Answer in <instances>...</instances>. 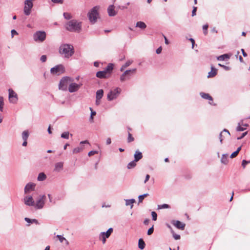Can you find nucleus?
Here are the masks:
<instances>
[{
  "mask_svg": "<svg viewBox=\"0 0 250 250\" xmlns=\"http://www.w3.org/2000/svg\"><path fill=\"white\" fill-rule=\"evenodd\" d=\"M59 53L63 57L69 59L74 54L73 46L69 44H62L60 46Z\"/></svg>",
  "mask_w": 250,
  "mask_h": 250,
  "instance_id": "obj_1",
  "label": "nucleus"
},
{
  "mask_svg": "<svg viewBox=\"0 0 250 250\" xmlns=\"http://www.w3.org/2000/svg\"><path fill=\"white\" fill-rule=\"evenodd\" d=\"M82 23L81 21L72 20L66 24L65 28L70 32H80L82 29Z\"/></svg>",
  "mask_w": 250,
  "mask_h": 250,
  "instance_id": "obj_2",
  "label": "nucleus"
},
{
  "mask_svg": "<svg viewBox=\"0 0 250 250\" xmlns=\"http://www.w3.org/2000/svg\"><path fill=\"white\" fill-rule=\"evenodd\" d=\"M99 6H95L88 11L87 17L89 21L91 23L94 24L96 22L97 19L99 18Z\"/></svg>",
  "mask_w": 250,
  "mask_h": 250,
  "instance_id": "obj_3",
  "label": "nucleus"
},
{
  "mask_svg": "<svg viewBox=\"0 0 250 250\" xmlns=\"http://www.w3.org/2000/svg\"><path fill=\"white\" fill-rule=\"evenodd\" d=\"M72 78L70 77H62L59 84V89L62 91H66L68 90V87L69 86Z\"/></svg>",
  "mask_w": 250,
  "mask_h": 250,
  "instance_id": "obj_4",
  "label": "nucleus"
},
{
  "mask_svg": "<svg viewBox=\"0 0 250 250\" xmlns=\"http://www.w3.org/2000/svg\"><path fill=\"white\" fill-rule=\"evenodd\" d=\"M121 92V88L117 87L111 90L107 94V99L108 101H112L116 99Z\"/></svg>",
  "mask_w": 250,
  "mask_h": 250,
  "instance_id": "obj_5",
  "label": "nucleus"
},
{
  "mask_svg": "<svg viewBox=\"0 0 250 250\" xmlns=\"http://www.w3.org/2000/svg\"><path fill=\"white\" fill-rule=\"evenodd\" d=\"M33 39L36 42H43L46 39V33L44 31H37L33 34Z\"/></svg>",
  "mask_w": 250,
  "mask_h": 250,
  "instance_id": "obj_6",
  "label": "nucleus"
},
{
  "mask_svg": "<svg viewBox=\"0 0 250 250\" xmlns=\"http://www.w3.org/2000/svg\"><path fill=\"white\" fill-rule=\"evenodd\" d=\"M45 199L46 196L44 195H40L39 198L37 200L36 202H35L34 207L35 208H42L45 204Z\"/></svg>",
  "mask_w": 250,
  "mask_h": 250,
  "instance_id": "obj_7",
  "label": "nucleus"
},
{
  "mask_svg": "<svg viewBox=\"0 0 250 250\" xmlns=\"http://www.w3.org/2000/svg\"><path fill=\"white\" fill-rule=\"evenodd\" d=\"M82 83H77L74 82V79L72 78L69 86L68 87V90L70 93H73L78 91L82 86Z\"/></svg>",
  "mask_w": 250,
  "mask_h": 250,
  "instance_id": "obj_8",
  "label": "nucleus"
},
{
  "mask_svg": "<svg viewBox=\"0 0 250 250\" xmlns=\"http://www.w3.org/2000/svg\"><path fill=\"white\" fill-rule=\"evenodd\" d=\"M33 6V3L30 0H26L24 1V6L23 8L24 14L28 16L31 14V9Z\"/></svg>",
  "mask_w": 250,
  "mask_h": 250,
  "instance_id": "obj_9",
  "label": "nucleus"
},
{
  "mask_svg": "<svg viewBox=\"0 0 250 250\" xmlns=\"http://www.w3.org/2000/svg\"><path fill=\"white\" fill-rule=\"evenodd\" d=\"M113 229L109 228L106 232H102L99 234V240H102L103 244H105L106 242V239L108 238L111 233L113 232Z\"/></svg>",
  "mask_w": 250,
  "mask_h": 250,
  "instance_id": "obj_10",
  "label": "nucleus"
},
{
  "mask_svg": "<svg viewBox=\"0 0 250 250\" xmlns=\"http://www.w3.org/2000/svg\"><path fill=\"white\" fill-rule=\"evenodd\" d=\"M247 126V124H244L241 125H239L237 126L236 129V133H235V136H236L237 139L238 140L242 139L247 135V132H243L241 136H239L238 133L241 131H244V130H245Z\"/></svg>",
  "mask_w": 250,
  "mask_h": 250,
  "instance_id": "obj_11",
  "label": "nucleus"
},
{
  "mask_svg": "<svg viewBox=\"0 0 250 250\" xmlns=\"http://www.w3.org/2000/svg\"><path fill=\"white\" fill-rule=\"evenodd\" d=\"M64 71V67L62 65L60 64L55 66L51 69V73L54 75H60L63 73Z\"/></svg>",
  "mask_w": 250,
  "mask_h": 250,
  "instance_id": "obj_12",
  "label": "nucleus"
},
{
  "mask_svg": "<svg viewBox=\"0 0 250 250\" xmlns=\"http://www.w3.org/2000/svg\"><path fill=\"white\" fill-rule=\"evenodd\" d=\"M23 202L25 205L28 206H34L35 205V201L31 195L24 196Z\"/></svg>",
  "mask_w": 250,
  "mask_h": 250,
  "instance_id": "obj_13",
  "label": "nucleus"
},
{
  "mask_svg": "<svg viewBox=\"0 0 250 250\" xmlns=\"http://www.w3.org/2000/svg\"><path fill=\"white\" fill-rule=\"evenodd\" d=\"M8 92L10 102L12 104H16L18 101L17 94L12 89H9Z\"/></svg>",
  "mask_w": 250,
  "mask_h": 250,
  "instance_id": "obj_14",
  "label": "nucleus"
},
{
  "mask_svg": "<svg viewBox=\"0 0 250 250\" xmlns=\"http://www.w3.org/2000/svg\"><path fill=\"white\" fill-rule=\"evenodd\" d=\"M36 184L34 183H29L25 186L24 191L25 194H28L35 190Z\"/></svg>",
  "mask_w": 250,
  "mask_h": 250,
  "instance_id": "obj_15",
  "label": "nucleus"
},
{
  "mask_svg": "<svg viewBox=\"0 0 250 250\" xmlns=\"http://www.w3.org/2000/svg\"><path fill=\"white\" fill-rule=\"evenodd\" d=\"M230 133L228 130L224 129L220 133L219 135V139L221 143H222L223 140L229 138Z\"/></svg>",
  "mask_w": 250,
  "mask_h": 250,
  "instance_id": "obj_16",
  "label": "nucleus"
},
{
  "mask_svg": "<svg viewBox=\"0 0 250 250\" xmlns=\"http://www.w3.org/2000/svg\"><path fill=\"white\" fill-rule=\"evenodd\" d=\"M172 224L177 229L184 230L185 228V224L179 221H173Z\"/></svg>",
  "mask_w": 250,
  "mask_h": 250,
  "instance_id": "obj_17",
  "label": "nucleus"
},
{
  "mask_svg": "<svg viewBox=\"0 0 250 250\" xmlns=\"http://www.w3.org/2000/svg\"><path fill=\"white\" fill-rule=\"evenodd\" d=\"M109 75L104 70L103 71H98L96 73V76L100 79L106 78Z\"/></svg>",
  "mask_w": 250,
  "mask_h": 250,
  "instance_id": "obj_18",
  "label": "nucleus"
},
{
  "mask_svg": "<svg viewBox=\"0 0 250 250\" xmlns=\"http://www.w3.org/2000/svg\"><path fill=\"white\" fill-rule=\"evenodd\" d=\"M107 12L109 16H114L117 14V12L114 10V5H110L107 8Z\"/></svg>",
  "mask_w": 250,
  "mask_h": 250,
  "instance_id": "obj_19",
  "label": "nucleus"
},
{
  "mask_svg": "<svg viewBox=\"0 0 250 250\" xmlns=\"http://www.w3.org/2000/svg\"><path fill=\"white\" fill-rule=\"evenodd\" d=\"M217 69L215 68L214 67L211 66V70L208 73V78H212L214 77L217 74Z\"/></svg>",
  "mask_w": 250,
  "mask_h": 250,
  "instance_id": "obj_20",
  "label": "nucleus"
},
{
  "mask_svg": "<svg viewBox=\"0 0 250 250\" xmlns=\"http://www.w3.org/2000/svg\"><path fill=\"white\" fill-rule=\"evenodd\" d=\"M230 56L228 54H225L218 56L217 58L218 61H227L229 59Z\"/></svg>",
  "mask_w": 250,
  "mask_h": 250,
  "instance_id": "obj_21",
  "label": "nucleus"
},
{
  "mask_svg": "<svg viewBox=\"0 0 250 250\" xmlns=\"http://www.w3.org/2000/svg\"><path fill=\"white\" fill-rule=\"evenodd\" d=\"M135 161L138 162L143 157L142 154L139 150H137L134 155Z\"/></svg>",
  "mask_w": 250,
  "mask_h": 250,
  "instance_id": "obj_22",
  "label": "nucleus"
},
{
  "mask_svg": "<svg viewBox=\"0 0 250 250\" xmlns=\"http://www.w3.org/2000/svg\"><path fill=\"white\" fill-rule=\"evenodd\" d=\"M221 162L222 164L226 165L229 162V155L228 154H223L221 159Z\"/></svg>",
  "mask_w": 250,
  "mask_h": 250,
  "instance_id": "obj_23",
  "label": "nucleus"
},
{
  "mask_svg": "<svg viewBox=\"0 0 250 250\" xmlns=\"http://www.w3.org/2000/svg\"><path fill=\"white\" fill-rule=\"evenodd\" d=\"M63 163L58 162L55 164L54 170L56 171H60L62 169Z\"/></svg>",
  "mask_w": 250,
  "mask_h": 250,
  "instance_id": "obj_24",
  "label": "nucleus"
},
{
  "mask_svg": "<svg viewBox=\"0 0 250 250\" xmlns=\"http://www.w3.org/2000/svg\"><path fill=\"white\" fill-rule=\"evenodd\" d=\"M200 95L203 98H204L205 99H208V100H209L210 101H212V102L213 101L212 98L208 93L201 92Z\"/></svg>",
  "mask_w": 250,
  "mask_h": 250,
  "instance_id": "obj_25",
  "label": "nucleus"
},
{
  "mask_svg": "<svg viewBox=\"0 0 250 250\" xmlns=\"http://www.w3.org/2000/svg\"><path fill=\"white\" fill-rule=\"evenodd\" d=\"M113 69V64L111 63H109L106 68L104 69L107 73L109 75L111 73V71H112Z\"/></svg>",
  "mask_w": 250,
  "mask_h": 250,
  "instance_id": "obj_26",
  "label": "nucleus"
},
{
  "mask_svg": "<svg viewBox=\"0 0 250 250\" xmlns=\"http://www.w3.org/2000/svg\"><path fill=\"white\" fill-rule=\"evenodd\" d=\"M146 244L142 239H140L138 242V247L141 250H143L145 247Z\"/></svg>",
  "mask_w": 250,
  "mask_h": 250,
  "instance_id": "obj_27",
  "label": "nucleus"
},
{
  "mask_svg": "<svg viewBox=\"0 0 250 250\" xmlns=\"http://www.w3.org/2000/svg\"><path fill=\"white\" fill-rule=\"evenodd\" d=\"M104 91L102 89H99L96 92V99H101L103 96Z\"/></svg>",
  "mask_w": 250,
  "mask_h": 250,
  "instance_id": "obj_28",
  "label": "nucleus"
},
{
  "mask_svg": "<svg viewBox=\"0 0 250 250\" xmlns=\"http://www.w3.org/2000/svg\"><path fill=\"white\" fill-rule=\"evenodd\" d=\"M46 176L43 172H41V173H39V174L38 175V180L39 181H44V180L46 179Z\"/></svg>",
  "mask_w": 250,
  "mask_h": 250,
  "instance_id": "obj_29",
  "label": "nucleus"
},
{
  "mask_svg": "<svg viewBox=\"0 0 250 250\" xmlns=\"http://www.w3.org/2000/svg\"><path fill=\"white\" fill-rule=\"evenodd\" d=\"M136 27H139L141 29H145L146 27V24L143 21H138L136 23Z\"/></svg>",
  "mask_w": 250,
  "mask_h": 250,
  "instance_id": "obj_30",
  "label": "nucleus"
},
{
  "mask_svg": "<svg viewBox=\"0 0 250 250\" xmlns=\"http://www.w3.org/2000/svg\"><path fill=\"white\" fill-rule=\"evenodd\" d=\"M135 202V200L134 199H126L125 200V205L126 206H130L131 208L133 207V204Z\"/></svg>",
  "mask_w": 250,
  "mask_h": 250,
  "instance_id": "obj_31",
  "label": "nucleus"
},
{
  "mask_svg": "<svg viewBox=\"0 0 250 250\" xmlns=\"http://www.w3.org/2000/svg\"><path fill=\"white\" fill-rule=\"evenodd\" d=\"M24 220L26 222L28 223H35L36 224H39L38 220L35 219H31L30 218L26 217L25 218Z\"/></svg>",
  "mask_w": 250,
  "mask_h": 250,
  "instance_id": "obj_32",
  "label": "nucleus"
},
{
  "mask_svg": "<svg viewBox=\"0 0 250 250\" xmlns=\"http://www.w3.org/2000/svg\"><path fill=\"white\" fill-rule=\"evenodd\" d=\"M136 162H137L135 161V160H133V161L130 162L127 165V168L128 169H130V168L134 167L136 165Z\"/></svg>",
  "mask_w": 250,
  "mask_h": 250,
  "instance_id": "obj_33",
  "label": "nucleus"
},
{
  "mask_svg": "<svg viewBox=\"0 0 250 250\" xmlns=\"http://www.w3.org/2000/svg\"><path fill=\"white\" fill-rule=\"evenodd\" d=\"M28 132L27 131H24L22 133V138L24 141H27L28 138Z\"/></svg>",
  "mask_w": 250,
  "mask_h": 250,
  "instance_id": "obj_34",
  "label": "nucleus"
},
{
  "mask_svg": "<svg viewBox=\"0 0 250 250\" xmlns=\"http://www.w3.org/2000/svg\"><path fill=\"white\" fill-rule=\"evenodd\" d=\"M83 149L82 147H77L73 149L72 152L73 154L78 153L81 152Z\"/></svg>",
  "mask_w": 250,
  "mask_h": 250,
  "instance_id": "obj_35",
  "label": "nucleus"
},
{
  "mask_svg": "<svg viewBox=\"0 0 250 250\" xmlns=\"http://www.w3.org/2000/svg\"><path fill=\"white\" fill-rule=\"evenodd\" d=\"M69 133L68 131L63 132L61 134V137L63 139H68Z\"/></svg>",
  "mask_w": 250,
  "mask_h": 250,
  "instance_id": "obj_36",
  "label": "nucleus"
},
{
  "mask_svg": "<svg viewBox=\"0 0 250 250\" xmlns=\"http://www.w3.org/2000/svg\"><path fill=\"white\" fill-rule=\"evenodd\" d=\"M89 109L91 111V115H90V117L89 120H90V122H93V116L96 115V113L95 111H93L92 108L91 107H90Z\"/></svg>",
  "mask_w": 250,
  "mask_h": 250,
  "instance_id": "obj_37",
  "label": "nucleus"
},
{
  "mask_svg": "<svg viewBox=\"0 0 250 250\" xmlns=\"http://www.w3.org/2000/svg\"><path fill=\"white\" fill-rule=\"evenodd\" d=\"M136 68L127 70L125 71L124 73V75L127 76V75H130V74L131 73H135L136 72Z\"/></svg>",
  "mask_w": 250,
  "mask_h": 250,
  "instance_id": "obj_38",
  "label": "nucleus"
},
{
  "mask_svg": "<svg viewBox=\"0 0 250 250\" xmlns=\"http://www.w3.org/2000/svg\"><path fill=\"white\" fill-rule=\"evenodd\" d=\"M148 195V193H145L143 195H139L138 197L139 203H141L143 202L144 198L147 196Z\"/></svg>",
  "mask_w": 250,
  "mask_h": 250,
  "instance_id": "obj_39",
  "label": "nucleus"
},
{
  "mask_svg": "<svg viewBox=\"0 0 250 250\" xmlns=\"http://www.w3.org/2000/svg\"><path fill=\"white\" fill-rule=\"evenodd\" d=\"M63 15L64 18L66 20H70L72 18L71 14L68 12L63 13Z\"/></svg>",
  "mask_w": 250,
  "mask_h": 250,
  "instance_id": "obj_40",
  "label": "nucleus"
},
{
  "mask_svg": "<svg viewBox=\"0 0 250 250\" xmlns=\"http://www.w3.org/2000/svg\"><path fill=\"white\" fill-rule=\"evenodd\" d=\"M169 208V206L167 204H164L158 206V209L168 208Z\"/></svg>",
  "mask_w": 250,
  "mask_h": 250,
  "instance_id": "obj_41",
  "label": "nucleus"
},
{
  "mask_svg": "<svg viewBox=\"0 0 250 250\" xmlns=\"http://www.w3.org/2000/svg\"><path fill=\"white\" fill-rule=\"evenodd\" d=\"M3 105L4 103L3 98L2 97H0V111L1 112L3 111Z\"/></svg>",
  "mask_w": 250,
  "mask_h": 250,
  "instance_id": "obj_42",
  "label": "nucleus"
},
{
  "mask_svg": "<svg viewBox=\"0 0 250 250\" xmlns=\"http://www.w3.org/2000/svg\"><path fill=\"white\" fill-rule=\"evenodd\" d=\"M134 141V138L132 136V135L130 133L128 132V138H127V141L128 142L130 143Z\"/></svg>",
  "mask_w": 250,
  "mask_h": 250,
  "instance_id": "obj_43",
  "label": "nucleus"
},
{
  "mask_svg": "<svg viewBox=\"0 0 250 250\" xmlns=\"http://www.w3.org/2000/svg\"><path fill=\"white\" fill-rule=\"evenodd\" d=\"M171 232L173 234V237L175 240H179L180 239V235L175 234L173 230H171Z\"/></svg>",
  "mask_w": 250,
  "mask_h": 250,
  "instance_id": "obj_44",
  "label": "nucleus"
},
{
  "mask_svg": "<svg viewBox=\"0 0 250 250\" xmlns=\"http://www.w3.org/2000/svg\"><path fill=\"white\" fill-rule=\"evenodd\" d=\"M57 237L58 238L61 243H62L64 240H65V238L61 235H57Z\"/></svg>",
  "mask_w": 250,
  "mask_h": 250,
  "instance_id": "obj_45",
  "label": "nucleus"
},
{
  "mask_svg": "<svg viewBox=\"0 0 250 250\" xmlns=\"http://www.w3.org/2000/svg\"><path fill=\"white\" fill-rule=\"evenodd\" d=\"M151 215L152 217V220L153 221H156L157 218V214L155 211L151 212Z\"/></svg>",
  "mask_w": 250,
  "mask_h": 250,
  "instance_id": "obj_46",
  "label": "nucleus"
},
{
  "mask_svg": "<svg viewBox=\"0 0 250 250\" xmlns=\"http://www.w3.org/2000/svg\"><path fill=\"white\" fill-rule=\"evenodd\" d=\"M208 28V24L204 25L203 26V29L204 33L205 35H206L207 34Z\"/></svg>",
  "mask_w": 250,
  "mask_h": 250,
  "instance_id": "obj_47",
  "label": "nucleus"
},
{
  "mask_svg": "<svg viewBox=\"0 0 250 250\" xmlns=\"http://www.w3.org/2000/svg\"><path fill=\"white\" fill-rule=\"evenodd\" d=\"M52 2H53L54 3H60V4H62L63 2V0H51Z\"/></svg>",
  "mask_w": 250,
  "mask_h": 250,
  "instance_id": "obj_48",
  "label": "nucleus"
},
{
  "mask_svg": "<svg viewBox=\"0 0 250 250\" xmlns=\"http://www.w3.org/2000/svg\"><path fill=\"white\" fill-rule=\"evenodd\" d=\"M153 226H152L151 228H149L147 231V234L148 235H151L153 232Z\"/></svg>",
  "mask_w": 250,
  "mask_h": 250,
  "instance_id": "obj_49",
  "label": "nucleus"
},
{
  "mask_svg": "<svg viewBox=\"0 0 250 250\" xmlns=\"http://www.w3.org/2000/svg\"><path fill=\"white\" fill-rule=\"evenodd\" d=\"M133 61H131V60H128V61H127L125 63V64H124L125 65V66L126 68L127 67H128V66H129L132 63Z\"/></svg>",
  "mask_w": 250,
  "mask_h": 250,
  "instance_id": "obj_50",
  "label": "nucleus"
},
{
  "mask_svg": "<svg viewBox=\"0 0 250 250\" xmlns=\"http://www.w3.org/2000/svg\"><path fill=\"white\" fill-rule=\"evenodd\" d=\"M97 153H98V151L92 150V151H90V152H88V155L89 156H92L95 154H97Z\"/></svg>",
  "mask_w": 250,
  "mask_h": 250,
  "instance_id": "obj_51",
  "label": "nucleus"
},
{
  "mask_svg": "<svg viewBox=\"0 0 250 250\" xmlns=\"http://www.w3.org/2000/svg\"><path fill=\"white\" fill-rule=\"evenodd\" d=\"M126 75L123 73L120 77V80L122 82H124L126 80Z\"/></svg>",
  "mask_w": 250,
  "mask_h": 250,
  "instance_id": "obj_52",
  "label": "nucleus"
},
{
  "mask_svg": "<svg viewBox=\"0 0 250 250\" xmlns=\"http://www.w3.org/2000/svg\"><path fill=\"white\" fill-rule=\"evenodd\" d=\"M250 162H248V161H247L245 160H244L243 161H242V167H243V168H245L246 165L248 164V163H249Z\"/></svg>",
  "mask_w": 250,
  "mask_h": 250,
  "instance_id": "obj_53",
  "label": "nucleus"
},
{
  "mask_svg": "<svg viewBox=\"0 0 250 250\" xmlns=\"http://www.w3.org/2000/svg\"><path fill=\"white\" fill-rule=\"evenodd\" d=\"M41 61L42 62H45L46 61V56L45 55H42L41 57Z\"/></svg>",
  "mask_w": 250,
  "mask_h": 250,
  "instance_id": "obj_54",
  "label": "nucleus"
},
{
  "mask_svg": "<svg viewBox=\"0 0 250 250\" xmlns=\"http://www.w3.org/2000/svg\"><path fill=\"white\" fill-rule=\"evenodd\" d=\"M196 10H197V7H193V10H192V16L193 17L194 16L196 15Z\"/></svg>",
  "mask_w": 250,
  "mask_h": 250,
  "instance_id": "obj_55",
  "label": "nucleus"
},
{
  "mask_svg": "<svg viewBox=\"0 0 250 250\" xmlns=\"http://www.w3.org/2000/svg\"><path fill=\"white\" fill-rule=\"evenodd\" d=\"M18 35L17 32L14 29L12 30H11L12 38H13L14 35Z\"/></svg>",
  "mask_w": 250,
  "mask_h": 250,
  "instance_id": "obj_56",
  "label": "nucleus"
},
{
  "mask_svg": "<svg viewBox=\"0 0 250 250\" xmlns=\"http://www.w3.org/2000/svg\"><path fill=\"white\" fill-rule=\"evenodd\" d=\"M218 65L222 67L223 68H224L226 70H228L229 69V66H225L224 65H222V64H221L220 63H219Z\"/></svg>",
  "mask_w": 250,
  "mask_h": 250,
  "instance_id": "obj_57",
  "label": "nucleus"
},
{
  "mask_svg": "<svg viewBox=\"0 0 250 250\" xmlns=\"http://www.w3.org/2000/svg\"><path fill=\"white\" fill-rule=\"evenodd\" d=\"M162 50V48L161 46H160L157 49L156 52L157 54H159L161 53Z\"/></svg>",
  "mask_w": 250,
  "mask_h": 250,
  "instance_id": "obj_58",
  "label": "nucleus"
},
{
  "mask_svg": "<svg viewBox=\"0 0 250 250\" xmlns=\"http://www.w3.org/2000/svg\"><path fill=\"white\" fill-rule=\"evenodd\" d=\"M149 178H150L149 175L147 174L146 175V179L145 180L144 183H146L148 181V180L149 179Z\"/></svg>",
  "mask_w": 250,
  "mask_h": 250,
  "instance_id": "obj_59",
  "label": "nucleus"
},
{
  "mask_svg": "<svg viewBox=\"0 0 250 250\" xmlns=\"http://www.w3.org/2000/svg\"><path fill=\"white\" fill-rule=\"evenodd\" d=\"M241 149V147L240 146L235 151V157L238 155V154L239 153V151H240Z\"/></svg>",
  "mask_w": 250,
  "mask_h": 250,
  "instance_id": "obj_60",
  "label": "nucleus"
},
{
  "mask_svg": "<svg viewBox=\"0 0 250 250\" xmlns=\"http://www.w3.org/2000/svg\"><path fill=\"white\" fill-rule=\"evenodd\" d=\"M189 41H191V42H192V48H193L194 45V43H195L194 40L193 39H192V38H190L189 39Z\"/></svg>",
  "mask_w": 250,
  "mask_h": 250,
  "instance_id": "obj_61",
  "label": "nucleus"
},
{
  "mask_svg": "<svg viewBox=\"0 0 250 250\" xmlns=\"http://www.w3.org/2000/svg\"><path fill=\"white\" fill-rule=\"evenodd\" d=\"M149 221H150L149 219H145V220H144V224H145V225H148V223H149Z\"/></svg>",
  "mask_w": 250,
  "mask_h": 250,
  "instance_id": "obj_62",
  "label": "nucleus"
},
{
  "mask_svg": "<svg viewBox=\"0 0 250 250\" xmlns=\"http://www.w3.org/2000/svg\"><path fill=\"white\" fill-rule=\"evenodd\" d=\"M111 143V139L110 138H108L106 139V143L107 145H110Z\"/></svg>",
  "mask_w": 250,
  "mask_h": 250,
  "instance_id": "obj_63",
  "label": "nucleus"
},
{
  "mask_svg": "<svg viewBox=\"0 0 250 250\" xmlns=\"http://www.w3.org/2000/svg\"><path fill=\"white\" fill-rule=\"evenodd\" d=\"M164 37V39H165V42L166 44H169V42L167 40V37L165 36V35H163Z\"/></svg>",
  "mask_w": 250,
  "mask_h": 250,
  "instance_id": "obj_64",
  "label": "nucleus"
}]
</instances>
